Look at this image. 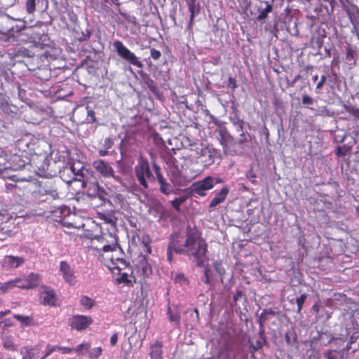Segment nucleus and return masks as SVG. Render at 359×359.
<instances>
[{
  "mask_svg": "<svg viewBox=\"0 0 359 359\" xmlns=\"http://www.w3.org/2000/svg\"><path fill=\"white\" fill-rule=\"evenodd\" d=\"M186 247L184 255L196 262L198 267H202L208 260V243L203 238L202 232L196 226H189L186 231Z\"/></svg>",
  "mask_w": 359,
  "mask_h": 359,
  "instance_id": "nucleus-1",
  "label": "nucleus"
},
{
  "mask_svg": "<svg viewBox=\"0 0 359 359\" xmlns=\"http://www.w3.org/2000/svg\"><path fill=\"white\" fill-rule=\"evenodd\" d=\"M51 151L48 156H46V170L48 171L46 176L48 175L50 177H54L57 174V172L66 165V163L70 161V153L66 150H59L58 149H52L50 146Z\"/></svg>",
  "mask_w": 359,
  "mask_h": 359,
  "instance_id": "nucleus-2",
  "label": "nucleus"
},
{
  "mask_svg": "<svg viewBox=\"0 0 359 359\" xmlns=\"http://www.w3.org/2000/svg\"><path fill=\"white\" fill-rule=\"evenodd\" d=\"M135 175L143 189H148L147 181H155V177L151 170L149 161L142 156L139 158L135 167Z\"/></svg>",
  "mask_w": 359,
  "mask_h": 359,
  "instance_id": "nucleus-3",
  "label": "nucleus"
},
{
  "mask_svg": "<svg viewBox=\"0 0 359 359\" xmlns=\"http://www.w3.org/2000/svg\"><path fill=\"white\" fill-rule=\"evenodd\" d=\"M217 181L213 177L208 176L204 179L194 182L189 187L182 189L181 191L187 194L189 198L192 196H205L207 191L212 189Z\"/></svg>",
  "mask_w": 359,
  "mask_h": 359,
  "instance_id": "nucleus-4",
  "label": "nucleus"
},
{
  "mask_svg": "<svg viewBox=\"0 0 359 359\" xmlns=\"http://www.w3.org/2000/svg\"><path fill=\"white\" fill-rule=\"evenodd\" d=\"M84 170L82 166L76 168L75 163L69 161L66 163V165H64L62 168H61L57 173L60 174V181L62 180L69 185L73 182H81V181L83 180Z\"/></svg>",
  "mask_w": 359,
  "mask_h": 359,
  "instance_id": "nucleus-5",
  "label": "nucleus"
},
{
  "mask_svg": "<svg viewBox=\"0 0 359 359\" xmlns=\"http://www.w3.org/2000/svg\"><path fill=\"white\" fill-rule=\"evenodd\" d=\"M161 141L167 149L173 151L196 145L191 142L189 136H164Z\"/></svg>",
  "mask_w": 359,
  "mask_h": 359,
  "instance_id": "nucleus-6",
  "label": "nucleus"
},
{
  "mask_svg": "<svg viewBox=\"0 0 359 359\" xmlns=\"http://www.w3.org/2000/svg\"><path fill=\"white\" fill-rule=\"evenodd\" d=\"M10 153L5 154V160L6 163L4 164L5 169H10L13 170H19L25 167L29 163V158L26 154L20 153Z\"/></svg>",
  "mask_w": 359,
  "mask_h": 359,
  "instance_id": "nucleus-7",
  "label": "nucleus"
},
{
  "mask_svg": "<svg viewBox=\"0 0 359 359\" xmlns=\"http://www.w3.org/2000/svg\"><path fill=\"white\" fill-rule=\"evenodd\" d=\"M113 46L116 49L117 54L121 58L126 60L130 64L139 68H142L143 67V64L139 60V58L133 53H132L126 46H125L121 41H114L113 42Z\"/></svg>",
  "mask_w": 359,
  "mask_h": 359,
  "instance_id": "nucleus-8",
  "label": "nucleus"
},
{
  "mask_svg": "<svg viewBox=\"0 0 359 359\" xmlns=\"http://www.w3.org/2000/svg\"><path fill=\"white\" fill-rule=\"evenodd\" d=\"M15 287L20 289H31L39 285L40 277L38 274L31 273L27 276H22L13 279Z\"/></svg>",
  "mask_w": 359,
  "mask_h": 359,
  "instance_id": "nucleus-9",
  "label": "nucleus"
},
{
  "mask_svg": "<svg viewBox=\"0 0 359 359\" xmlns=\"http://www.w3.org/2000/svg\"><path fill=\"white\" fill-rule=\"evenodd\" d=\"M99 259L112 272L117 270L121 273L122 269L127 266L126 262L122 258H114L113 255L104 257L103 254L99 255Z\"/></svg>",
  "mask_w": 359,
  "mask_h": 359,
  "instance_id": "nucleus-10",
  "label": "nucleus"
},
{
  "mask_svg": "<svg viewBox=\"0 0 359 359\" xmlns=\"http://www.w3.org/2000/svg\"><path fill=\"white\" fill-rule=\"evenodd\" d=\"M92 323V318L83 315H75L69 319V325L71 328L77 331L87 329Z\"/></svg>",
  "mask_w": 359,
  "mask_h": 359,
  "instance_id": "nucleus-11",
  "label": "nucleus"
},
{
  "mask_svg": "<svg viewBox=\"0 0 359 359\" xmlns=\"http://www.w3.org/2000/svg\"><path fill=\"white\" fill-rule=\"evenodd\" d=\"M25 259L22 256L5 255L1 260V269L5 271L17 269L22 265Z\"/></svg>",
  "mask_w": 359,
  "mask_h": 359,
  "instance_id": "nucleus-12",
  "label": "nucleus"
},
{
  "mask_svg": "<svg viewBox=\"0 0 359 359\" xmlns=\"http://www.w3.org/2000/svg\"><path fill=\"white\" fill-rule=\"evenodd\" d=\"M154 171L156 176L157 181L160 185V191L165 195H169L172 193L177 194V191H181V190L177 189V191H173L172 186L168 183L165 179L163 177L161 170L159 165L156 163H153Z\"/></svg>",
  "mask_w": 359,
  "mask_h": 359,
  "instance_id": "nucleus-13",
  "label": "nucleus"
},
{
  "mask_svg": "<svg viewBox=\"0 0 359 359\" xmlns=\"http://www.w3.org/2000/svg\"><path fill=\"white\" fill-rule=\"evenodd\" d=\"M10 179L15 182H29L28 187L29 191L34 193L42 194L43 192V180L38 179H32V177H19L17 175H12Z\"/></svg>",
  "mask_w": 359,
  "mask_h": 359,
  "instance_id": "nucleus-14",
  "label": "nucleus"
},
{
  "mask_svg": "<svg viewBox=\"0 0 359 359\" xmlns=\"http://www.w3.org/2000/svg\"><path fill=\"white\" fill-rule=\"evenodd\" d=\"M81 185L83 188H86L87 194L90 197L99 198H104V191L100 188L98 182H88L83 177V180L81 181Z\"/></svg>",
  "mask_w": 359,
  "mask_h": 359,
  "instance_id": "nucleus-15",
  "label": "nucleus"
},
{
  "mask_svg": "<svg viewBox=\"0 0 359 359\" xmlns=\"http://www.w3.org/2000/svg\"><path fill=\"white\" fill-rule=\"evenodd\" d=\"M60 272L65 282L74 285L76 276L74 269L67 261H61L60 263Z\"/></svg>",
  "mask_w": 359,
  "mask_h": 359,
  "instance_id": "nucleus-16",
  "label": "nucleus"
},
{
  "mask_svg": "<svg viewBox=\"0 0 359 359\" xmlns=\"http://www.w3.org/2000/svg\"><path fill=\"white\" fill-rule=\"evenodd\" d=\"M137 272L143 278H147L152 274V267L146 256H141L136 265Z\"/></svg>",
  "mask_w": 359,
  "mask_h": 359,
  "instance_id": "nucleus-17",
  "label": "nucleus"
},
{
  "mask_svg": "<svg viewBox=\"0 0 359 359\" xmlns=\"http://www.w3.org/2000/svg\"><path fill=\"white\" fill-rule=\"evenodd\" d=\"M66 211L67 210L65 208L60 206L55 207L54 209L48 210L46 219L50 222L62 223L63 226H65L64 214Z\"/></svg>",
  "mask_w": 359,
  "mask_h": 359,
  "instance_id": "nucleus-18",
  "label": "nucleus"
},
{
  "mask_svg": "<svg viewBox=\"0 0 359 359\" xmlns=\"http://www.w3.org/2000/svg\"><path fill=\"white\" fill-rule=\"evenodd\" d=\"M62 185L60 180H50L46 182V195L50 196L53 199L58 198L62 193Z\"/></svg>",
  "mask_w": 359,
  "mask_h": 359,
  "instance_id": "nucleus-19",
  "label": "nucleus"
},
{
  "mask_svg": "<svg viewBox=\"0 0 359 359\" xmlns=\"http://www.w3.org/2000/svg\"><path fill=\"white\" fill-rule=\"evenodd\" d=\"M168 246L179 255H184L186 247L184 242L182 243L179 233H173L170 236Z\"/></svg>",
  "mask_w": 359,
  "mask_h": 359,
  "instance_id": "nucleus-20",
  "label": "nucleus"
},
{
  "mask_svg": "<svg viewBox=\"0 0 359 359\" xmlns=\"http://www.w3.org/2000/svg\"><path fill=\"white\" fill-rule=\"evenodd\" d=\"M218 152L216 149L205 147L201 149L202 162L205 165H210L214 163L218 157Z\"/></svg>",
  "mask_w": 359,
  "mask_h": 359,
  "instance_id": "nucleus-21",
  "label": "nucleus"
},
{
  "mask_svg": "<svg viewBox=\"0 0 359 359\" xmlns=\"http://www.w3.org/2000/svg\"><path fill=\"white\" fill-rule=\"evenodd\" d=\"M163 341L156 340L149 345V355L150 359H163Z\"/></svg>",
  "mask_w": 359,
  "mask_h": 359,
  "instance_id": "nucleus-22",
  "label": "nucleus"
},
{
  "mask_svg": "<svg viewBox=\"0 0 359 359\" xmlns=\"http://www.w3.org/2000/svg\"><path fill=\"white\" fill-rule=\"evenodd\" d=\"M93 167L104 177H113L114 171L111 166L103 160H97L93 162Z\"/></svg>",
  "mask_w": 359,
  "mask_h": 359,
  "instance_id": "nucleus-23",
  "label": "nucleus"
},
{
  "mask_svg": "<svg viewBox=\"0 0 359 359\" xmlns=\"http://www.w3.org/2000/svg\"><path fill=\"white\" fill-rule=\"evenodd\" d=\"M189 11L190 12L189 22L187 26V29L190 32L192 29L194 20L195 16L198 15L201 11V5L199 0H189L188 1Z\"/></svg>",
  "mask_w": 359,
  "mask_h": 359,
  "instance_id": "nucleus-24",
  "label": "nucleus"
},
{
  "mask_svg": "<svg viewBox=\"0 0 359 359\" xmlns=\"http://www.w3.org/2000/svg\"><path fill=\"white\" fill-rule=\"evenodd\" d=\"M347 13L353 25L352 33L355 34L359 40V9L355 6L348 10Z\"/></svg>",
  "mask_w": 359,
  "mask_h": 359,
  "instance_id": "nucleus-25",
  "label": "nucleus"
},
{
  "mask_svg": "<svg viewBox=\"0 0 359 359\" xmlns=\"http://www.w3.org/2000/svg\"><path fill=\"white\" fill-rule=\"evenodd\" d=\"M229 192V189L228 187L225 186L218 193H217L215 196L211 200L209 204L210 210H211L217 205L223 203L225 201Z\"/></svg>",
  "mask_w": 359,
  "mask_h": 359,
  "instance_id": "nucleus-26",
  "label": "nucleus"
},
{
  "mask_svg": "<svg viewBox=\"0 0 359 359\" xmlns=\"http://www.w3.org/2000/svg\"><path fill=\"white\" fill-rule=\"evenodd\" d=\"M170 180L174 186L177 187L187 186L190 182V180L178 170L177 172L172 171Z\"/></svg>",
  "mask_w": 359,
  "mask_h": 359,
  "instance_id": "nucleus-27",
  "label": "nucleus"
},
{
  "mask_svg": "<svg viewBox=\"0 0 359 359\" xmlns=\"http://www.w3.org/2000/svg\"><path fill=\"white\" fill-rule=\"evenodd\" d=\"M62 302L57 297L55 292L50 288L46 287V305L50 306L59 307L61 306Z\"/></svg>",
  "mask_w": 359,
  "mask_h": 359,
  "instance_id": "nucleus-28",
  "label": "nucleus"
},
{
  "mask_svg": "<svg viewBox=\"0 0 359 359\" xmlns=\"http://www.w3.org/2000/svg\"><path fill=\"white\" fill-rule=\"evenodd\" d=\"M14 151L18 150V153L27 154V149L29 147V142L23 137L18 139L13 145Z\"/></svg>",
  "mask_w": 359,
  "mask_h": 359,
  "instance_id": "nucleus-29",
  "label": "nucleus"
},
{
  "mask_svg": "<svg viewBox=\"0 0 359 359\" xmlns=\"http://www.w3.org/2000/svg\"><path fill=\"white\" fill-rule=\"evenodd\" d=\"M131 274H133L132 272H131ZM116 282H117V283H119V284L123 283L128 286H133L134 283H136V280H135V278L133 275H130V277L129 278L128 274L127 273L124 272V273H121L120 277L116 278Z\"/></svg>",
  "mask_w": 359,
  "mask_h": 359,
  "instance_id": "nucleus-30",
  "label": "nucleus"
},
{
  "mask_svg": "<svg viewBox=\"0 0 359 359\" xmlns=\"http://www.w3.org/2000/svg\"><path fill=\"white\" fill-rule=\"evenodd\" d=\"M189 198L187 194H184L180 197L175 198L172 201H170L172 207L177 211H180L181 205L185 202Z\"/></svg>",
  "mask_w": 359,
  "mask_h": 359,
  "instance_id": "nucleus-31",
  "label": "nucleus"
},
{
  "mask_svg": "<svg viewBox=\"0 0 359 359\" xmlns=\"http://www.w3.org/2000/svg\"><path fill=\"white\" fill-rule=\"evenodd\" d=\"M39 349L36 348H29L27 347H24L21 350L22 354H26V355H24L23 357H27V359H36L39 356Z\"/></svg>",
  "mask_w": 359,
  "mask_h": 359,
  "instance_id": "nucleus-32",
  "label": "nucleus"
},
{
  "mask_svg": "<svg viewBox=\"0 0 359 359\" xmlns=\"http://www.w3.org/2000/svg\"><path fill=\"white\" fill-rule=\"evenodd\" d=\"M61 50L59 48L53 47L51 48L50 46L46 44V59L48 57L51 59H56L60 55Z\"/></svg>",
  "mask_w": 359,
  "mask_h": 359,
  "instance_id": "nucleus-33",
  "label": "nucleus"
},
{
  "mask_svg": "<svg viewBox=\"0 0 359 359\" xmlns=\"http://www.w3.org/2000/svg\"><path fill=\"white\" fill-rule=\"evenodd\" d=\"M13 317L20 321L22 326H30L34 325L32 317L22 316L20 314H14Z\"/></svg>",
  "mask_w": 359,
  "mask_h": 359,
  "instance_id": "nucleus-34",
  "label": "nucleus"
},
{
  "mask_svg": "<svg viewBox=\"0 0 359 359\" xmlns=\"http://www.w3.org/2000/svg\"><path fill=\"white\" fill-rule=\"evenodd\" d=\"M79 302L87 310H90L95 305V301L86 295L81 296Z\"/></svg>",
  "mask_w": 359,
  "mask_h": 359,
  "instance_id": "nucleus-35",
  "label": "nucleus"
},
{
  "mask_svg": "<svg viewBox=\"0 0 359 359\" xmlns=\"http://www.w3.org/2000/svg\"><path fill=\"white\" fill-rule=\"evenodd\" d=\"M278 314H279V311L278 310L276 311V310L272 309H264L261 313V315H260V317H259V320L265 322L267 320H269V316L271 315V316H276Z\"/></svg>",
  "mask_w": 359,
  "mask_h": 359,
  "instance_id": "nucleus-36",
  "label": "nucleus"
},
{
  "mask_svg": "<svg viewBox=\"0 0 359 359\" xmlns=\"http://www.w3.org/2000/svg\"><path fill=\"white\" fill-rule=\"evenodd\" d=\"M167 314L170 322L179 325L180 323V315L178 312L173 313L170 307L168 308Z\"/></svg>",
  "mask_w": 359,
  "mask_h": 359,
  "instance_id": "nucleus-37",
  "label": "nucleus"
},
{
  "mask_svg": "<svg viewBox=\"0 0 359 359\" xmlns=\"http://www.w3.org/2000/svg\"><path fill=\"white\" fill-rule=\"evenodd\" d=\"M110 236L113 238V241L111 244L104 245L102 247V250L104 252H110L114 251L117 246H118V238L116 236H112L111 234Z\"/></svg>",
  "mask_w": 359,
  "mask_h": 359,
  "instance_id": "nucleus-38",
  "label": "nucleus"
},
{
  "mask_svg": "<svg viewBox=\"0 0 359 359\" xmlns=\"http://www.w3.org/2000/svg\"><path fill=\"white\" fill-rule=\"evenodd\" d=\"M285 339L287 345L292 346L297 342V335L293 330L288 331L285 334Z\"/></svg>",
  "mask_w": 359,
  "mask_h": 359,
  "instance_id": "nucleus-39",
  "label": "nucleus"
},
{
  "mask_svg": "<svg viewBox=\"0 0 359 359\" xmlns=\"http://www.w3.org/2000/svg\"><path fill=\"white\" fill-rule=\"evenodd\" d=\"M272 11V6L269 4L268 2H266V7L264 9H262L259 11V13L257 17V19L258 20H262L265 19L268 14L271 13Z\"/></svg>",
  "mask_w": 359,
  "mask_h": 359,
  "instance_id": "nucleus-40",
  "label": "nucleus"
},
{
  "mask_svg": "<svg viewBox=\"0 0 359 359\" xmlns=\"http://www.w3.org/2000/svg\"><path fill=\"white\" fill-rule=\"evenodd\" d=\"M15 287L13 279L0 284V294H4Z\"/></svg>",
  "mask_w": 359,
  "mask_h": 359,
  "instance_id": "nucleus-41",
  "label": "nucleus"
},
{
  "mask_svg": "<svg viewBox=\"0 0 359 359\" xmlns=\"http://www.w3.org/2000/svg\"><path fill=\"white\" fill-rule=\"evenodd\" d=\"M90 346L88 343H82L76 348H74V351H76L79 355H83L88 351Z\"/></svg>",
  "mask_w": 359,
  "mask_h": 359,
  "instance_id": "nucleus-42",
  "label": "nucleus"
},
{
  "mask_svg": "<svg viewBox=\"0 0 359 359\" xmlns=\"http://www.w3.org/2000/svg\"><path fill=\"white\" fill-rule=\"evenodd\" d=\"M250 346L253 350V352L257 351L260 350L262 346L266 344L267 342H262V339H257L255 343L249 340Z\"/></svg>",
  "mask_w": 359,
  "mask_h": 359,
  "instance_id": "nucleus-43",
  "label": "nucleus"
},
{
  "mask_svg": "<svg viewBox=\"0 0 359 359\" xmlns=\"http://www.w3.org/2000/svg\"><path fill=\"white\" fill-rule=\"evenodd\" d=\"M350 150H351L350 147H346L345 145H344L342 147L339 146V147H337L335 154L338 157L345 156Z\"/></svg>",
  "mask_w": 359,
  "mask_h": 359,
  "instance_id": "nucleus-44",
  "label": "nucleus"
},
{
  "mask_svg": "<svg viewBox=\"0 0 359 359\" xmlns=\"http://www.w3.org/2000/svg\"><path fill=\"white\" fill-rule=\"evenodd\" d=\"M356 53L354 50L351 48H347L346 50V59L347 61L351 62L353 61L355 63L356 62Z\"/></svg>",
  "mask_w": 359,
  "mask_h": 359,
  "instance_id": "nucleus-45",
  "label": "nucleus"
},
{
  "mask_svg": "<svg viewBox=\"0 0 359 359\" xmlns=\"http://www.w3.org/2000/svg\"><path fill=\"white\" fill-rule=\"evenodd\" d=\"M306 297L307 296L306 294H302L296 299V303L297 304V311L298 313H301L302 308H303L304 303L306 299Z\"/></svg>",
  "mask_w": 359,
  "mask_h": 359,
  "instance_id": "nucleus-46",
  "label": "nucleus"
},
{
  "mask_svg": "<svg viewBox=\"0 0 359 359\" xmlns=\"http://www.w3.org/2000/svg\"><path fill=\"white\" fill-rule=\"evenodd\" d=\"M258 323L259 325V330L258 332L259 338L262 339V342H267L266 337L265 336V330L264 323V322L260 320H258Z\"/></svg>",
  "mask_w": 359,
  "mask_h": 359,
  "instance_id": "nucleus-47",
  "label": "nucleus"
},
{
  "mask_svg": "<svg viewBox=\"0 0 359 359\" xmlns=\"http://www.w3.org/2000/svg\"><path fill=\"white\" fill-rule=\"evenodd\" d=\"M86 109L87 110V120L88 122L95 123L97 120L95 111L89 106H86Z\"/></svg>",
  "mask_w": 359,
  "mask_h": 359,
  "instance_id": "nucleus-48",
  "label": "nucleus"
},
{
  "mask_svg": "<svg viewBox=\"0 0 359 359\" xmlns=\"http://www.w3.org/2000/svg\"><path fill=\"white\" fill-rule=\"evenodd\" d=\"M102 353V348L101 347H96L91 350L89 353V357L91 359H97Z\"/></svg>",
  "mask_w": 359,
  "mask_h": 359,
  "instance_id": "nucleus-49",
  "label": "nucleus"
},
{
  "mask_svg": "<svg viewBox=\"0 0 359 359\" xmlns=\"http://www.w3.org/2000/svg\"><path fill=\"white\" fill-rule=\"evenodd\" d=\"M204 276L205 278L203 282L205 285H211L210 284V269L208 267H205L204 269Z\"/></svg>",
  "mask_w": 359,
  "mask_h": 359,
  "instance_id": "nucleus-50",
  "label": "nucleus"
},
{
  "mask_svg": "<svg viewBox=\"0 0 359 359\" xmlns=\"http://www.w3.org/2000/svg\"><path fill=\"white\" fill-rule=\"evenodd\" d=\"M302 103L306 106L313 105L314 103V100L310 96L304 95L302 97Z\"/></svg>",
  "mask_w": 359,
  "mask_h": 359,
  "instance_id": "nucleus-51",
  "label": "nucleus"
},
{
  "mask_svg": "<svg viewBox=\"0 0 359 359\" xmlns=\"http://www.w3.org/2000/svg\"><path fill=\"white\" fill-rule=\"evenodd\" d=\"M26 6L27 12L32 13L35 9V0H27Z\"/></svg>",
  "mask_w": 359,
  "mask_h": 359,
  "instance_id": "nucleus-52",
  "label": "nucleus"
},
{
  "mask_svg": "<svg viewBox=\"0 0 359 359\" xmlns=\"http://www.w3.org/2000/svg\"><path fill=\"white\" fill-rule=\"evenodd\" d=\"M246 176L248 177V179L250 180V181L253 183V184H255L257 182L256 181V175L255 174L254 171L252 169H250L246 174Z\"/></svg>",
  "mask_w": 359,
  "mask_h": 359,
  "instance_id": "nucleus-53",
  "label": "nucleus"
},
{
  "mask_svg": "<svg viewBox=\"0 0 359 359\" xmlns=\"http://www.w3.org/2000/svg\"><path fill=\"white\" fill-rule=\"evenodd\" d=\"M191 316L194 318L193 322L194 324L198 323L200 320L199 311L197 309H194L191 313Z\"/></svg>",
  "mask_w": 359,
  "mask_h": 359,
  "instance_id": "nucleus-54",
  "label": "nucleus"
},
{
  "mask_svg": "<svg viewBox=\"0 0 359 359\" xmlns=\"http://www.w3.org/2000/svg\"><path fill=\"white\" fill-rule=\"evenodd\" d=\"M38 25H39L40 27L42 26L43 25V22H40L39 23H37L36 25H32L31 27L33 28V33L36 35V38H38L39 39H41V36H43L44 33H43V30H42V32H36V31L34 30V29Z\"/></svg>",
  "mask_w": 359,
  "mask_h": 359,
  "instance_id": "nucleus-55",
  "label": "nucleus"
},
{
  "mask_svg": "<svg viewBox=\"0 0 359 359\" xmlns=\"http://www.w3.org/2000/svg\"><path fill=\"white\" fill-rule=\"evenodd\" d=\"M173 252H174V250H172V248H170V247H167V260L170 262V263H172V261H173Z\"/></svg>",
  "mask_w": 359,
  "mask_h": 359,
  "instance_id": "nucleus-56",
  "label": "nucleus"
},
{
  "mask_svg": "<svg viewBox=\"0 0 359 359\" xmlns=\"http://www.w3.org/2000/svg\"><path fill=\"white\" fill-rule=\"evenodd\" d=\"M57 350L60 351L62 353L67 354L70 353L74 351V348L65 347V346H58L56 348Z\"/></svg>",
  "mask_w": 359,
  "mask_h": 359,
  "instance_id": "nucleus-57",
  "label": "nucleus"
},
{
  "mask_svg": "<svg viewBox=\"0 0 359 359\" xmlns=\"http://www.w3.org/2000/svg\"><path fill=\"white\" fill-rule=\"evenodd\" d=\"M4 346L5 348L9 351H14L15 349V344L11 341H5L4 343Z\"/></svg>",
  "mask_w": 359,
  "mask_h": 359,
  "instance_id": "nucleus-58",
  "label": "nucleus"
},
{
  "mask_svg": "<svg viewBox=\"0 0 359 359\" xmlns=\"http://www.w3.org/2000/svg\"><path fill=\"white\" fill-rule=\"evenodd\" d=\"M161 53L159 50L155 49V48H151V57L154 59V60H158L159 59V57H161Z\"/></svg>",
  "mask_w": 359,
  "mask_h": 359,
  "instance_id": "nucleus-59",
  "label": "nucleus"
},
{
  "mask_svg": "<svg viewBox=\"0 0 359 359\" xmlns=\"http://www.w3.org/2000/svg\"><path fill=\"white\" fill-rule=\"evenodd\" d=\"M243 296V293L241 290H237L236 293L233 295V304L236 305L237 304V302L238 299Z\"/></svg>",
  "mask_w": 359,
  "mask_h": 359,
  "instance_id": "nucleus-60",
  "label": "nucleus"
},
{
  "mask_svg": "<svg viewBox=\"0 0 359 359\" xmlns=\"http://www.w3.org/2000/svg\"><path fill=\"white\" fill-rule=\"evenodd\" d=\"M228 86L231 87L232 89H235L237 88L236 80L233 77H229L228 79Z\"/></svg>",
  "mask_w": 359,
  "mask_h": 359,
  "instance_id": "nucleus-61",
  "label": "nucleus"
},
{
  "mask_svg": "<svg viewBox=\"0 0 359 359\" xmlns=\"http://www.w3.org/2000/svg\"><path fill=\"white\" fill-rule=\"evenodd\" d=\"M325 357L327 359H337V355L335 354V351H328L325 353Z\"/></svg>",
  "mask_w": 359,
  "mask_h": 359,
  "instance_id": "nucleus-62",
  "label": "nucleus"
},
{
  "mask_svg": "<svg viewBox=\"0 0 359 359\" xmlns=\"http://www.w3.org/2000/svg\"><path fill=\"white\" fill-rule=\"evenodd\" d=\"M91 32L88 30L86 31V33H83L82 36L79 38V41H86L88 40L90 37Z\"/></svg>",
  "mask_w": 359,
  "mask_h": 359,
  "instance_id": "nucleus-63",
  "label": "nucleus"
},
{
  "mask_svg": "<svg viewBox=\"0 0 359 359\" xmlns=\"http://www.w3.org/2000/svg\"><path fill=\"white\" fill-rule=\"evenodd\" d=\"M346 111L353 114L355 116H359V110L353 107H346Z\"/></svg>",
  "mask_w": 359,
  "mask_h": 359,
  "instance_id": "nucleus-64",
  "label": "nucleus"
}]
</instances>
